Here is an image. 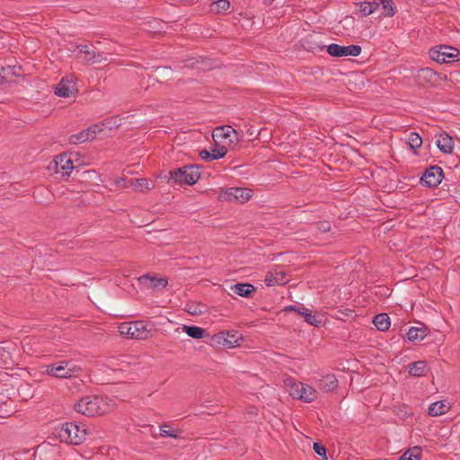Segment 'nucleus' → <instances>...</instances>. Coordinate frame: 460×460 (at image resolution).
Masks as SVG:
<instances>
[{"label":"nucleus","instance_id":"f704fd0d","mask_svg":"<svg viewBox=\"0 0 460 460\" xmlns=\"http://www.w3.org/2000/svg\"><path fill=\"white\" fill-rule=\"evenodd\" d=\"M131 184L139 191L148 190L153 187L152 182L146 178L135 179Z\"/></svg>","mask_w":460,"mask_h":460},{"label":"nucleus","instance_id":"2f4dec72","mask_svg":"<svg viewBox=\"0 0 460 460\" xmlns=\"http://www.w3.org/2000/svg\"><path fill=\"white\" fill-rule=\"evenodd\" d=\"M448 406L443 401H438L431 403L429 407V414L430 416H439L446 413Z\"/></svg>","mask_w":460,"mask_h":460},{"label":"nucleus","instance_id":"412c9836","mask_svg":"<svg viewBox=\"0 0 460 460\" xmlns=\"http://www.w3.org/2000/svg\"><path fill=\"white\" fill-rule=\"evenodd\" d=\"M227 154V148L224 146L214 148L211 151L203 149L199 152V156L205 161H214L224 157Z\"/></svg>","mask_w":460,"mask_h":460},{"label":"nucleus","instance_id":"c9c22d12","mask_svg":"<svg viewBox=\"0 0 460 460\" xmlns=\"http://www.w3.org/2000/svg\"><path fill=\"white\" fill-rule=\"evenodd\" d=\"M229 7L230 3L228 0H217L212 4L211 10L216 13H220L226 11Z\"/></svg>","mask_w":460,"mask_h":460},{"label":"nucleus","instance_id":"9d476101","mask_svg":"<svg viewBox=\"0 0 460 460\" xmlns=\"http://www.w3.org/2000/svg\"><path fill=\"white\" fill-rule=\"evenodd\" d=\"M139 283L147 289H155V288H164L168 280L166 278H157L155 276H151L149 274L142 275L138 278Z\"/></svg>","mask_w":460,"mask_h":460},{"label":"nucleus","instance_id":"bb28decb","mask_svg":"<svg viewBox=\"0 0 460 460\" xmlns=\"http://www.w3.org/2000/svg\"><path fill=\"white\" fill-rule=\"evenodd\" d=\"M185 311L191 315H200L208 312V307L202 303L190 302L186 304Z\"/></svg>","mask_w":460,"mask_h":460},{"label":"nucleus","instance_id":"c03bdc74","mask_svg":"<svg viewBox=\"0 0 460 460\" xmlns=\"http://www.w3.org/2000/svg\"><path fill=\"white\" fill-rule=\"evenodd\" d=\"M310 39H312V36H309L307 38L305 39V42L306 43H310L311 41L309 40Z\"/></svg>","mask_w":460,"mask_h":460},{"label":"nucleus","instance_id":"6ab92c4d","mask_svg":"<svg viewBox=\"0 0 460 460\" xmlns=\"http://www.w3.org/2000/svg\"><path fill=\"white\" fill-rule=\"evenodd\" d=\"M318 383V387L324 393L332 392L338 386V380L332 374L322 376L319 379Z\"/></svg>","mask_w":460,"mask_h":460},{"label":"nucleus","instance_id":"20e7f679","mask_svg":"<svg viewBox=\"0 0 460 460\" xmlns=\"http://www.w3.org/2000/svg\"><path fill=\"white\" fill-rule=\"evenodd\" d=\"M149 324L143 321H136L133 323H124L119 327L121 335L131 339L146 340L150 337L151 328Z\"/></svg>","mask_w":460,"mask_h":460},{"label":"nucleus","instance_id":"dca6fc26","mask_svg":"<svg viewBox=\"0 0 460 460\" xmlns=\"http://www.w3.org/2000/svg\"><path fill=\"white\" fill-rule=\"evenodd\" d=\"M416 80L419 84H435L438 80V74L429 67H424L418 70Z\"/></svg>","mask_w":460,"mask_h":460},{"label":"nucleus","instance_id":"58836bf2","mask_svg":"<svg viewBox=\"0 0 460 460\" xmlns=\"http://www.w3.org/2000/svg\"><path fill=\"white\" fill-rule=\"evenodd\" d=\"M314 227L320 233H327L331 230V223L329 221H320L315 223Z\"/></svg>","mask_w":460,"mask_h":460},{"label":"nucleus","instance_id":"0eeeda50","mask_svg":"<svg viewBox=\"0 0 460 460\" xmlns=\"http://www.w3.org/2000/svg\"><path fill=\"white\" fill-rule=\"evenodd\" d=\"M251 198V190L244 188H228L219 195L220 200L244 203Z\"/></svg>","mask_w":460,"mask_h":460},{"label":"nucleus","instance_id":"72a5a7b5","mask_svg":"<svg viewBox=\"0 0 460 460\" xmlns=\"http://www.w3.org/2000/svg\"><path fill=\"white\" fill-rule=\"evenodd\" d=\"M408 144L411 149L416 153V150L422 145V138L417 132H411L408 136Z\"/></svg>","mask_w":460,"mask_h":460},{"label":"nucleus","instance_id":"f3484780","mask_svg":"<svg viewBox=\"0 0 460 460\" xmlns=\"http://www.w3.org/2000/svg\"><path fill=\"white\" fill-rule=\"evenodd\" d=\"M241 338V335L237 332H220L216 336L217 341L218 343H222L223 345H227L230 348L238 345V341Z\"/></svg>","mask_w":460,"mask_h":460},{"label":"nucleus","instance_id":"1a4fd4ad","mask_svg":"<svg viewBox=\"0 0 460 460\" xmlns=\"http://www.w3.org/2000/svg\"><path fill=\"white\" fill-rule=\"evenodd\" d=\"M443 177L444 172L442 168L438 165H433L426 169L420 178V183L423 186L434 188L442 181Z\"/></svg>","mask_w":460,"mask_h":460},{"label":"nucleus","instance_id":"c756f323","mask_svg":"<svg viewBox=\"0 0 460 460\" xmlns=\"http://www.w3.org/2000/svg\"><path fill=\"white\" fill-rule=\"evenodd\" d=\"M182 330L193 339H201L206 335V330L196 325H183Z\"/></svg>","mask_w":460,"mask_h":460},{"label":"nucleus","instance_id":"5701e85b","mask_svg":"<svg viewBox=\"0 0 460 460\" xmlns=\"http://www.w3.org/2000/svg\"><path fill=\"white\" fill-rule=\"evenodd\" d=\"M300 389V394L302 395L300 397V400L305 402H311L316 399L317 392L314 388H313L311 385L303 384V386H299Z\"/></svg>","mask_w":460,"mask_h":460},{"label":"nucleus","instance_id":"7ed1b4c3","mask_svg":"<svg viewBox=\"0 0 460 460\" xmlns=\"http://www.w3.org/2000/svg\"><path fill=\"white\" fill-rule=\"evenodd\" d=\"M169 175L168 183L194 185L200 178V172L198 165L190 164L171 170Z\"/></svg>","mask_w":460,"mask_h":460},{"label":"nucleus","instance_id":"ea45409f","mask_svg":"<svg viewBox=\"0 0 460 460\" xmlns=\"http://www.w3.org/2000/svg\"><path fill=\"white\" fill-rule=\"evenodd\" d=\"M313 448H314V451L316 455L323 457L324 460L327 459V456H326V448L323 445L320 444V443H314V446H313Z\"/></svg>","mask_w":460,"mask_h":460},{"label":"nucleus","instance_id":"e433bc0d","mask_svg":"<svg viewBox=\"0 0 460 460\" xmlns=\"http://www.w3.org/2000/svg\"><path fill=\"white\" fill-rule=\"evenodd\" d=\"M160 435L164 438H180V435L174 431L173 429H171V427L167 424H164L160 427Z\"/></svg>","mask_w":460,"mask_h":460},{"label":"nucleus","instance_id":"b1692460","mask_svg":"<svg viewBox=\"0 0 460 460\" xmlns=\"http://www.w3.org/2000/svg\"><path fill=\"white\" fill-rule=\"evenodd\" d=\"M356 5L358 6V12L363 16H368L371 13H373L376 9L379 7V3L373 1V2H360L357 3Z\"/></svg>","mask_w":460,"mask_h":460},{"label":"nucleus","instance_id":"f8f14e48","mask_svg":"<svg viewBox=\"0 0 460 460\" xmlns=\"http://www.w3.org/2000/svg\"><path fill=\"white\" fill-rule=\"evenodd\" d=\"M75 84L72 79L62 78L55 88V94L59 97L68 98L72 96L75 92Z\"/></svg>","mask_w":460,"mask_h":460},{"label":"nucleus","instance_id":"4468645a","mask_svg":"<svg viewBox=\"0 0 460 460\" xmlns=\"http://www.w3.org/2000/svg\"><path fill=\"white\" fill-rule=\"evenodd\" d=\"M56 172H62L66 175H69L68 170L74 168L73 162L66 154H61L53 161Z\"/></svg>","mask_w":460,"mask_h":460},{"label":"nucleus","instance_id":"c85d7f7f","mask_svg":"<svg viewBox=\"0 0 460 460\" xmlns=\"http://www.w3.org/2000/svg\"><path fill=\"white\" fill-rule=\"evenodd\" d=\"M3 78L6 81H12V77L22 76V69L20 66H6L2 68Z\"/></svg>","mask_w":460,"mask_h":460},{"label":"nucleus","instance_id":"79ce46f5","mask_svg":"<svg viewBox=\"0 0 460 460\" xmlns=\"http://www.w3.org/2000/svg\"><path fill=\"white\" fill-rule=\"evenodd\" d=\"M324 48H325L324 46H319V45H317V44L315 43V46H309L307 49H308V50H312V51H314V50H315V49L323 50Z\"/></svg>","mask_w":460,"mask_h":460},{"label":"nucleus","instance_id":"473e14b6","mask_svg":"<svg viewBox=\"0 0 460 460\" xmlns=\"http://www.w3.org/2000/svg\"><path fill=\"white\" fill-rule=\"evenodd\" d=\"M421 449L420 447H413L404 452L397 460H420Z\"/></svg>","mask_w":460,"mask_h":460},{"label":"nucleus","instance_id":"f03ea898","mask_svg":"<svg viewBox=\"0 0 460 460\" xmlns=\"http://www.w3.org/2000/svg\"><path fill=\"white\" fill-rule=\"evenodd\" d=\"M76 412L85 416L93 417L102 415L107 411V404L98 396L87 395L82 397L74 406Z\"/></svg>","mask_w":460,"mask_h":460},{"label":"nucleus","instance_id":"f257e3e1","mask_svg":"<svg viewBox=\"0 0 460 460\" xmlns=\"http://www.w3.org/2000/svg\"><path fill=\"white\" fill-rule=\"evenodd\" d=\"M58 436L63 442L80 445L86 439L87 429L84 424L66 422L58 430Z\"/></svg>","mask_w":460,"mask_h":460},{"label":"nucleus","instance_id":"a211bd4d","mask_svg":"<svg viewBox=\"0 0 460 460\" xmlns=\"http://www.w3.org/2000/svg\"><path fill=\"white\" fill-rule=\"evenodd\" d=\"M430 368L424 360H419L408 365V372L411 376L415 377L425 376L429 372Z\"/></svg>","mask_w":460,"mask_h":460},{"label":"nucleus","instance_id":"4c0bfd02","mask_svg":"<svg viewBox=\"0 0 460 460\" xmlns=\"http://www.w3.org/2000/svg\"><path fill=\"white\" fill-rule=\"evenodd\" d=\"M287 385H289V394L297 400H300V397L302 396L300 394L299 386H303V383H292L288 384L287 383Z\"/></svg>","mask_w":460,"mask_h":460},{"label":"nucleus","instance_id":"a878e982","mask_svg":"<svg viewBox=\"0 0 460 460\" xmlns=\"http://www.w3.org/2000/svg\"><path fill=\"white\" fill-rule=\"evenodd\" d=\"M428 334L426 328L411 327L407 332L409 341L416 342L422 341Z\"/></svg>","mask_w":460,"mask_h":460},{"label":"nucleus","instance_id":"7c9ffc66","mask_svg":"<svg viewBox=\"0 0 460 460\" xmlns=\"http://www.w3.org/2000/svg\"><path fill=\"white\" fill-rule=\"evenodd\" d=\"M231 134L236 135L237 132L231 126L226 125L216 128L212 136L214 140L216 141V137L228 138L231 137Z\"/></svg>","mask_w":460,"mask_h":460},{"label":"nucleus","instance_id":"393cba45","mask_svg":"<svg viewBox=\"0 0 460 460\" xmlns=\"http://www.w3.org/2000/svg\"><path fill=\"white\" fill-rule=\"evenodd\" d=\"M305 321L314 327H321L325 323V319L323 314H320L316 312L313 313L312 311H308V313L305 314Z\"/></svg>","mask_w":460,"mask_h":460},{"label":"nucleus","instance_id":"aec40b11","mask_svg":"<svg viewBox=\"0 0 460 460\" xmlns=\"http://www.w3.org/2000/svg\"><path fill=\"white\" fill-rule=\"evenodd\" d=\"M230 290L240 296L251 297L256 288L250 283H236L230 286Z\"/></svg>","mask_w":460,"mask_h":460},{"label":"nucleus","instance_id":"423d86ee","mask_svg":"<svg viewBox=\"0 0 460 460\" xmlns=\"http://www.w3.org/2000/svg\"><path fill=\"white\" fill-rule=\"evenodd\" d=\"M459 54V50L447 45H439L430 49L429 58L440 64L451 63L455 61V58Z\"/></svg>","mask_w":460,"mask_h":460},{"label":"nucleus","instance_id":"37998d69","mask_svg":"<svg viewBox=\"0 0 460 460\" xmlns=\"http://www.w3.org/2000/svg\"><path fill=\"white\" fill-rule=\"evenodd\" d=\"M287 311H294L296 312L297 310H300L299 306L296 305H289L286 308Z\"/></svg>","mask_w":460,"mask_h":460},{"label":"nucleus","instance_id":"ddd939ff","mask_svg":"<svg viewBox=\"0 0 460 460\" xmlns=\"http://www.w3.org/2000/svg\"><path fill=\"white\" fill-rule=\"evenodd\" d=\"M98 126H93L84 129L77 134L71 135L68 138L70 144L77 145L79 143H84L88 140L95 138L96 129Z\"/></svg>","mask_w":460,"mask_h":460},{"label":"nucleus","instance_id":"9b49d317","mask_svg":"<svg viewBox=\"0 0 460 460\" xmlns=\"http://www.w3.org/2000/svg\"><path fill=\"white\" fill-rule=\"evenodd\" d=\"M81 54H84V59L88 63H101L107 61V58L103 56V52H101L93 46L90 48L87 45H79L77 47Z\"/></svg>","mask_w":460,"mask_h":460},{"label":"nucleus","instance_id":"6e6552de","mask_svg":"<svg viewBox=\"0 0 460 460\" xmlns=\"http://www.w3.org/2000/svg\"><path fill=\"white\" fill-rule=\"evenodd\" d=\"M326 50L330 56L335 58L358 57L361 52V47L358 45L341 46L332 43L327 46Z\"/></svg>","mask_w":460,"mask_h":460},{"label":"nucleus","instance_id":"4be33fe9","mask_svg":"<svg viewBox=\"0 0 460 460\" xmlns=\"http://www.w3.org/2000/svg\"><path fill=\"white\" fill-rule=\"evenodd\" d=\"M437 146L441 152L450 154L454 148V140L447 134L440 135L439 138L437 140Z\"/></svg>","mask_w":460,"mask_h":460},{"label":"nucleus","instance_id":"cd10ccee","mask_svg":"<svg viewBox=\"0 0 460 460\" xmlns=\"http://www.w3.org/2000/svg\"><path fill=\"white\" fill-rule=\"evenodd\" d=\"M373 323L377 330L385 332L390 327V317L386 314H378L373 319Z\"/></svg>","mask_w":460,"mask_h":460},{"label":"nucleus","instance_id":"a18cd8bd","mask_svg":"<svg viewBox=\"0 0 460 460\" xmlns=\"http://www.w3.org/2000/svg\"><path fill=\"white\" fill-rule=\"evenodd\" d=\"M270 4L274 1V0H266Z\"/></svg>","mask_w":460,"mask_h":460},{"label":"nucleus","instance_id":"a19ab883","mask_svg":"<svg viewBox=\"0 0 460 460\" xmlns=\"http://www.w3.org/2000/svg\"><path fill=\"white\" fill-rule=\"evenodd\" d=\"M300 310H297L296 313L302 316H305V314L308 313L309 309L305 307L303 305L299 306Z\"/></svg>","mask_w":460,"mask_h":460},{"label":"nucleus","instance_id":"2eb2a0df","mask_svg":"<svg viewBox=\"0 0 460 460\" xmlns=\"http://www.w3.org/2000/svg\"><path fill=\"white\" fill-rule=\"evenodd\" d=\"M264 282L268 287L284 285L288 282L286 272L281 270H274V271H269L265 276Z\"/></svg>","mask_w":460,"mask_h":460},{"label":"nucleus","instance_id":"39448f33","mask_svg":"<svg viewBox=\"0 0 460 460\" xmlns=\"http://www.w3.org/2000/svg\"><path fill=\"white\" fill-rule=\"evenodd\" d=\"M81 368L74 364L72 361L62 360L59 362L48 365L46 373L57 378H69L75 376L80 372Z\"/></svg>","mask_w":460,"mask_h":460}]
</instances>
